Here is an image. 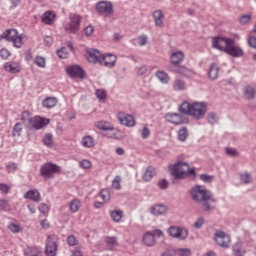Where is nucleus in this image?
<instances>
[{
  "label": "nucleus",
  "mask_w": 256,
  "mask_h": 256,
  "mask_svg": "<svg viewBox=\"0 0 256 256\" xmlns=\"http://www.w3.org/2000/svg\"><path fill=\"white\" fill-rule=\"evenodd\" d=\"M190 197L192 201L202 205L203 211H214L215 205H212V203H217V198H215L213 192L207 190L205 186L196 185L192 187V189L190 190Z\"/></svg>",
  "instance_id": "1"
},
{
  "label": "nucleus",
  "mask_w": 256,
  "mask_h": 256,
  "mask_svg": "<svg viewBox=\"0 0 256 256\" xmlns=\"http://www.w3.org/2000/svg\"><path fill=\"white\" fill-rule=\"evenodd\" d=\"M212 47L218 51H223L230 55V57L239 58L243 57V49L237 44H235V39L227 38L222 36L212 37Z\"/></svg>",
  "instance_id": "2"
},
{
  "label": "nucleus",
  "mask_w": 256,
  "mask_h": 256,
  "mask_svg": "<svg viewBox=\"0 0 256 256\" xmlns=\"http://www.w3.org/2000/svg\"><path fill=\"white\" fill-rule=\"evenodd\" d=\"M5 39V41H8V43H12L13 47L16 49H21L25 43V39H27V36L25 34H19L17 29H6L1 35H0V41Z\"/></svg>",
  "instance_id": "3"
},
{
  "label": "nucleus",
  "mask_w": 256,
  "mask_h": 256,
  "mask_svg": "<svg viewBox=\"0 0 256 256\" xmlns=\"http://www.w3.org/2000/svg\"><path fill=\"white\" fill-rule=\"evenodd\" d=\"M31 113L29 111H24L21 115V121L25 123L28 121V129L30 131H39V129H43V127H47L49 125L50 120L47 118H43L40 116H35L34 118L29 117Z\"/></svg>",
  "instance_id": "4"
},
{
  "label": "nucleus",
  "mask_w": 256,
  "mask_h": 256,
  "mask_svg": "<svg viewBox=\"0 0 256 256\" xmlns=\"http://www.w3.org/2000/svg\"><path fill=\"white\" fill-rule=\"evenodd\" d=\"M170 173L174 179H186L189 164L187 162H176L169 167Z\"/></svg>",
  "instance_id": "5"
},
{
  "label": "nucleus",
  "mask_w": 256,
  "mask_h": 256,
  "mask_svg": "<svg viewBox=\"0 0 256 256\" xmlns=\"http://www.w3.org/2000/svg\"><path fill=\"white\" fill-rule=\"evenodd\" d=\"M39 173L43 179H53L57 173H61V167L57 164L46 162L41 166Z\"/></svg>",
  "instance_id": "6"
},
{
  "label": "nucleus",
  "mask_w": 256,
  "mask_h": 256,
  "mask_svg": "<svg viewBox=\"0 0 256 256\" xmlns=\"http://www.w3.org/2000/svg\"><path fill=\"white\" fill-rule=\"evenodd\" d=\"M69 19L70 21L65 25L64 31L75 34L81 29L82 17L79 14H70Z\"/></svg>",
  "instance_id": "7"
},
{
  "label": "nucleus",
  "mask_w": 256,
  "mask_h": 256,
  "mask_svg": "<svg viewBox=\"0 0 256 256\" xmlns=\"http://www.w3.org/2000/svg\"><path fill=\"white\" fill-rule=\"evenodd\" d=\"M59 247V238L52 234L47 236L45 254L46 256H56Z\"/></svg>",
  "instance_id": "8"
},
{
  "label": "nucleus",
  "mask_w": 256,
  "mask_h": 256,
  "mask_svg": "<svg viewBox=\"0 0 256 256\" xmlns=\"http://www.w3.org/2000/svg\"><path fill=\"white\" fill-rule=\"evenodd\" d=\"M207 113V104L203 102H194L191 104L190 117L194 119H203Z\"/></svg>",
  "instance_id": "9"
},
{
  "label": "nucleus",
  "mask_w": 256,
  "mask_h": 256,
  "mask_svg": "<svg viewBox=\"0 0 256 256\" xmlns=\"http://www.w3.org/2000/svg\"><path fill=\"white\" fill-rule=\"evenodd\" d=\"M168 234L173 239H179L180 241H185L189 237V231L183 227L170 226L168 229Z\"/></svg>",
  "instance_id": "10"
},
{
  "label": "nucleus",
  "mask_w": 256,
  "mask_h": 256,
  "mask_svg": "<svg viewBox=\"0 0 256 256\" xmlns=\"http://www.w3.org/2000/svg\"><path fill=\"white\" fill-rule=\"evenodd\" d=\"M66 74L70 79H85V70L79 65H71L66 67Z\"/></svg>",
  "instance_id": "11"
},
{
  "label": "nucleus",
  "mask_w": 256,
  "mask_h": 256,
  "mask_svg": "<svg viewBox=\"0 0 256 256\" xmlns=\"http://www.w3.org/2000/svg\"><path fill=\"white\" fill-rule=\"evenodd\" d=\"M163 231L155 230L154 232H146L143 236V243L146 247H153L156 245L157 241L155 237H162Z\"/></svg>",
  "instance_id": "12"
},
{
  "label": "nucleus",
  "mask_w": 256,
  "mask_h": 256,
  "mask_svg": "<svg viewBox=\"0 0 256 256\" xmlns=\"http://www.w3.org/2000/svg\"><path fill=\"white\" fill-rule=\"evenodd\" d=\"M215 242L219 247H223L224 249H228L229 243H231V237L227 235V233L218 230L215 232Z\"/></svg>",
  "instance_id": "13"
},
{
  "label": "nucleus",
  "mask_w": 256,
  "mask_h": 256,
  "mask_svg": "<svg viewBox=\"0 0 256 256\" xmlns=\"http://www.w3.org/2000/svg\"><path fill=\"white\" fill-rule=\"evenodd\" d=\"M117 119H118V121H120V123L122 125H124V127H135V125H136L135 117H133V115L127 114L125 112H119L117 114Z\"/></svg>",
  "instance_id": "14"
},
{
  "label": "nucleus",
  "mask_w": 256,
  "mask_h": 256,
  "mask_svg": "<svg viewBox=\"0 0 256 256\" xmlns=\"http://www.w3.org/2000/svg\"><path fill=\"white\" fill-rule=\"evenodd\" d=\"M103 57V54L96 49H91L86 52V59L88 63H92L93 65H101V59Z\"/></svg>",
  "instance_id": "15"
},
{
  "label": "nucleus",
  "mask_w": 256,
  "mask_h": 256,
  "mask_svg": "<svg viewBox=\"0 0 256 256\" xmlns=\"http://www.w3.org/2000/svg\"><path fill=\"white\" fill-rule=\"evenodd\" d=\"M117 63V56L114 54H102L100 65L102 67H107L108 69H113Z\"/></svg>",
  "instance_id": "16"
},
{
  "label": "nucleus",
  "mask_w": 256,
  "mask_h": 256,
  "mask_svg": "<svg viewBox=\"0 0 256 256\" xmlns=\"http://www.w3.org/2000/svg\"><path fill=\"white\" fill-rule=\"evenodd\" d=\"M96 11L99 13H106V15H111L113 13V4L107 1H101L96 4Z\"/></svg>",
  "instance_id": "17"
},
{
  "label": "nucleus",
  "mask_w": 256,
  "mask_h": 256,
  "mask_svg": "<svg viewBox=\"0 0 256 256\" xmlns=\"http://www.w3.org/2000/svg\"><path fill=\"white\" fill-rule=\"evenodd\" d=\"M165 119L168 123H172L173 125H183V123H185L183 115L177 113H167Z\"/></svg>",
  "instance_id": "18"
},
{
  "label": "nucleus",
  "mask_w": 256,
  "mask_h": 256,
  "mask_svg": "<svg viewBox=\"0 0 256 256\" xmlns=\"http://www.w3.org/2000/svg\"><path fill=\"white\" fill-rule=\"evenodd\" d=\"M184 59H185V54L183 53V51H176L170 55L171 64L175 65V67H177L178 65H181Z\"/></svg>",
  "instance_id": "19"
},
{
  "label": "nucleus",
  "mask_w": 256,
  "mask_h": 256,
  "mask_svg": "<svg viewBox=\"0 0 256 256\" xmlns=\"http://www.w3.org/2000/svg\"><path fill=\"white\" fill-rule=\"evenodd\" d=\"M94 127L100 131H115V126L111 122L100 120L94 123Z\"/></svg>",
  "instance_id": "20"
},
{
  "label": "nucleus",
  "mask_w": 256,
  "mask_h": 256,
  "mask_svg": "<svg viewBox=\"0 0 256 256\" xmlns=\"http://www.w3.org/2000/svg\"><path fill=\"white\" fill-rule=\"evenodd\" d=\"M4 69L8 73L15 74L21 71V65L16 61H10L4 64Z\"/></svg>",
  "instance_id": "21"
},
{
  "label": "nucleus",
  "mask_w": 256,
  "mask_h": 256,
  "mask_svg": "<svg viewBox=\"0 0 256 256\" xmlns=\"http://www.w3.org/2000/svg\"><path fill=\"white\" fill-rule=\"evenodd\" d=\"M24 199H30V201H34V203H39L41 201V193L37 191V189L28 190L24 194Z\"/></svg>",
  "instance_id": "22"
},
{
  "label": "nucleus",
  "mask_w": 256,
  "mask_h": 256,
  "mask_svg": "<svg viewBox=\"0 0 256 256\" xmlns=\"http://www.w3.org/2000/svg\"><path fill=\"white\" fill-rule=\"evenodd\" d=\"M232 253L234 256H245L247 250L243 247V242L238 241L232 246Z\"/></svg>",
  "instance_id": "23"
},
{
  "label": "nucleus",
  "mask_w": 256,
  "mask_h": 256,
  "mask_svg": "<svg viewBox=\"0 0 256 256\" xmlns=\"http://www.w3.org/2000/svg\"><path fill=\"white\" fill-rule=\"evenodd\" d=\"M154 23L156 27H163V19H165V14L161 9H157L152 13Z\"/></svg>",
  "instance_id": "24"
},
{
  "label": "nucleus",
  "mask_w": 256,
  "mask_h": 256,
  "mask_svg": "<svg viewBox=\"0 0 256 256\" xmlns=\"http://www.w3.org/2000/svg\"><path fill=\"white\" fill-rule=\"evenodd\" d=\"M55 19H57V14L53 11H46L42 15V21L45 25H53L55 23Z\"/></svg>",
  "instance_id": "25"
},
{
  "label": "nucleus",
  "mask_w": 256,
  "mask_h": 256,
  "mask_svg": "<svg viewBox=\"0 0 256 256\" xmlns=\"http://www.w3.org/2000/svg\"><path fill=\"white\" fill-rule=\"evenodd\" d=\"M173 71L174 73L182 75V77H191V75H193V70L185 67L184 65L174 66Z\"/></svg>",
  "instance_id": "26"
},
{
  "label": "nucleus",
  "mask_w": 256,
  "mask_h": 256,
  "mask_svg": "<svg viewBox=\"0 0 256 256\" xmlns=\"http://www.w3.org/2000/svg\"><path fill=\"white\" fill-rule=\"evenodd\" d=\"M105 243L109 251H115V248L119 245V240L116 236H106Z\"/></svg>",
  "instance_id": "27"
},
{
  "label": "nucleus",
  "mask_w": 256,
  "mask_h": 256,
  "mask_svg": "<svg viewBox=\"0 0 256 256\" xmlns=\"http://www.w3.org/2000/svg\"><path fill=\"white\" fill-rule=\"evenodd\" d=\"M81 145L85 149H91L95 147V138H93L91 135H86L82 137Z\"/></svg>",
  "instance_id": "28"
},
{
  "label": "nucleus",
  "mask_w": 256,
  "mask_h": 256,
  "mask_svg": "<svg viewBox=\"0 0 256 256\" xmlns=\"http://www.w3.org/2000/svg\"><path fill=\"white\" fill-rule=\"evenodd\" d=\"M166 212H167V206L163 204H158L151 208L152 215L159 216V215H163Z\"/></svg>",
  "instance_id": "29"
},
{
  "label": "nucleus",
  "mask_w": 256,
  "mask_h": 256,
  "mask_svg": "<svg viewBox=\"0 0 256 256\" xmlns=\"http://www.w3.org/2000/svg\"><path fill=\"white\" fill-rule=\"evenodd\" d=\"M208 76L210 79H217L219 77V66L216 63L210 65Z\"/></svg>",
  "instance_id": "30"
},
{
  "label": "nucleus",
  "mask_w": 256,
  "mask_h": 256,
  "mask_svg": "<svg viewBox=\"0 0 256 256\" xmlns=\"http://www.w3.org/2000/svg\"><path fill=\"white\" fill-rule=\"evenodd\" d=\"M43 107H46V109H52V107H55L57 105V98L55 97H47L42 102Z\"/></svg>",
  "instance_id": "31"
},
{
  "label": "nucleus",
  "mask_w": 256,
  "mask_h": 256,
  "mask_svg": "<svg viewBox=\"0 0 256 256\" xmlns=\"http://www.w3.org/2000/svg\"><path fill=\"white\" fill-rule=\"evenodd\" d=\"M155 175V168H153L152 166H149L146 171L144 172L142 179L143 181H151V179H153Z\"/></svg>",
  "instance_id": "32"
},
{
  "label": "nucleus",
  "mask_w": 256,
  "mask_h": 256,
  "mask_svg": "<svg viewBox=\"0 0 256 256\" xmlns=\"http://www.w3.org/2000/svg\"><path fill=\"white\" fill-rule=\"evenodd\" d=\"M180 113H183L184 115H190L191 114V104L187 101L182 102L179 106Z\"/></svg>",
  "instance_id": "33"
},
{
  "label": "nucleus",
  "mask_w": 256,
  "mask_h": 256,
  "mask_svg": "<svg viewBox=\"0 0 256 256\" xmlns=\"http://www.w3.org/2000/svg\"><path fill=\"white\" fill-rule=\"evenodd\" d=\"M80 208H81V201H79V199H73L69 203V209L71 213H77V211H79Z\"/></svg>",
  "instance_id": "34"
},
{
  "label": "nucleus",
  "mask_w": 256,
  "mask_h": 256,
  "mask_svg": "<svg viewBox=\"0 0 256 256\" xmlns=\"http://www.w3.org/2000/svg\"><path fill=\"white\" fill-rule=\"evenodd\" d=\"M156 77L161 81V83L167 84L169 83V74H167L165 71H157Z\"/></svg>",
  "instance_id": "35"
},
{
  "label": "nucleus",
  "mask_w": 256,
  "mask_h": 256,
  "mask_svg": "<svg viewBox=\"0 0 256 256\" xmlns=\"http://www.w3.org/2000/svg\"><path fill=\"white\" fill-rule=\"evenodd\" d=\"M21 133H23V125L17 122L13 127L12 137H21Z\"/></svg>",
  "instance_id": "36"
},
{
  "label": "nucleus",
  "mask_w": 256,
  "mask_h": 256,
  "mask_svg": "<svg viewBox=\"0 0 256 256\" xmlns=\"http://www.w3.org/2000/svg\"><path fill=\"white\" fill-rule=\"evenodd\" d=\"M244 96L246 97V99H253V97H255V88L247 85L244 88Z\"/></svg>",
  "instance_id": "37"
},
{
  "label": "nucleus",
  "mask_w": 256,
  "mask_h": 256,
  "mask_svg": "<svg viewBox=\"0 0 256 256\" xmlns=\"http://www.w3.org/2000/svg\"><path fill=\"white\" fill-rule=\"evenodd\" d=\"M187 137H189V131L187 130V127H182L178 131V139L179 141H187Z\"/></svg>",
  "instance_id": "38"
},
{
  "label": "nucleus",
  "mask_w": 256,
  "mask_h": 256,
  "mask_svg": "<svg viewBox=\"0 0 256 256\" xmlns=\"http://www.w3.org/2000/svg\"><path fill=\"white\" fill-rule=\"evenodd\" d=\"M174 91H185V81L176 79L173 85Z\"/></svg>",
  "instance_id": "39"
},
{
  "label": "nucleus",
  "mask_w": 256,
  "mask_h": 256,
  "mask_svg": "<svg viewBox=\"0 0 256 256\" xmlns=\"http://www.w3.org/2000/svg\"><path fill=\"white\" fill-rule=\"evenodd\" d=\"M110 216L113 219V221H115L116 223H119V221H121V219H123V211L113 210L110 213Z\"/></svg>",
  "instance_id": "40"
},
{
  "label": "nucleus",
  "mask_w": 256,
  "mask_h": 256,
  "mask_svg": "<svg viewBox=\"0 0 256 256\" xmlns=\"http://www.w3.org/2000/svg\"><path fill=\"white\" fill-rule=\"evenodd\" d=\"M34 63L41 69H45V67H47V61L45 60V57L42 56H36Z\"/></svg>",
  "instance_id": "41"
},
{
  "label": "nucleus",
  "mask_w": 256,
  "mask_h": 256,
  "mask_svg": "<svg viewBox=\"0 0 256 256\" xmlns=\"http://www.w3.org/2000/svg\"><path fill=\"white\" fill-rule=\"evenodd\" d=\"M95 95L99 101H107V91L104 89H97Z\"/></svg>",
  "instance_id": "42"
},
{
  "label": "nucleus",
  "mask_w": 256,
  "mask_h": 256,
  "mask_svg": "<svg viewBox=\"0 0 256 256\" xmlns=\"http://www.w3.org/2000/svg\"><path fill=\"white\" fill-rule=\"evenodd\" d=\"M207 119L210 125H215L216 123L219 122V116H217V113L215 112L208 113Z\"/></svg>",
  "instance_id": "43"
},
{
  "label": "nucleus",
  "mask_w": 256,
  "mask_h": 256,
  "mask_svg": "<svg viewBox=\"0 0 256 256\" xmlns=\"http://www.w3.org/2000/svg\"><path fill=\"white\" fill-rule=\"evenodd\" d=\"M43 143L46 147H53V134H46L43 138Z\"/></svg>",
  "instance_id": "44"
},
{
  "label": "nucleus",
  "mask_w": 256,
  "mask_h": 256,
  "mask_svg": "<svg viewBox=\"0 0 256 256\" xmlns=\"http://www.w3.org/2000/svg\"><path fill=\"white\" fill-rule=\"evenodd\" d=\"M112 187L113 189H116V191H121V176H116L114 178L112 181Z\"/></svg>",
  "instance_id": "45"
},
{
  "label": "nucleus",
  "mask_w": 256,
  "mask_h": 256,
  "mask_svg": "<svg viewBox=\"0 0 256 256\" xmlns=\"http://www.w3.org/2000/svg\"><path fill=\"white\" fill-rule=\"evenodd\" d=\"M178 256H191V250L189 248H180L175 251Z\"/></svg>",
  "instance_id": "46"
},
{
  "label": "nucleus",
  "mask_w": 256,
  "mask_h": 256,
  "mask_svg": "<svg viewBox=\"0 0 256 256\" xmlns=\"http://www.w3.org/2000/svg\"><path fill=\"white\" fill-rule=\"evenodd\" d=\"M17 163L15 162H8L6 163V171L7 173H15L17 171Z\"/></svg>",
  "instance_id": "47"
},
{
  "label": "nucleus",
  "mask_w": 256,
  "mask_h": 256,
  "mask_svg": "<svg viewBox=\"0 0 256 256\" xmlns=\"http://www.w3.org/2000/svg\"><path fill=\"white\" fill-rule=\"evenodd\" d=\"M240 181H242L244 185H249V183H251V174L249 173L240 174Z\"/></svg>",
  "instance_id": "48"
},
{
  "label": "nucleus",
  "mask_w": 256,
  "mask_h": 256,
  "mask_svg": "<svg viewBox=\"0 0 256 256\" xmlns=\"http://www.w3.org/2000/svg\"><path fill=\"white\" fill-rule=\"evenodd\" d=\"M8 229L11 231V233H19L21 232V226L17 223L11 222L8 225Z\"/></svg>",
  "instance_id": "49"
},
{
  "label": "nucleus",
  "mask_w": 256,
  "mask_h": 256,
  "mask_svg": "<svg viewBox=\"0 0 256 256\" xmlns=\"http://www.w3.org/2000/svg\"><path fill=\"white\" fill-rule=\"evenodd\" d=\"M147 35H140L137 37L136 41H137V45H139L140 47H143L144 45H147Z\"/></svg>",
  "instance_id": "50"
},
{
  "label": "nucleus",
  "mask_w": 256,
  "mask_h": 256,
  "mask_svg": "<svg viewBox=\"0 0 256 256\" xmlns=\"http://www.w3.org/2000/svg\"><path fill=\"white\" fill-rule=\"evenodd\" d=\"M213 179H214L213 175H209V174L200 175V181H203L204 183H212Z\"/></svg>",
  "instance_id": "51"
},
{
  "label": "nucleus",
  "mask_w": 256,
  "mask_h": 256,
  "mask_svg": "<svg viewBox=\"0 0 256 256\" xmlns=\"http://www.w3.org/2000/svg\"><path fill=\"white\" fill-rule=\"evenodd\" d=\"M99 197H100V199H102V201H104V203L111 199V196L109 195V191H107V190H102L99 193Z\"/></svg>",
  "instance_id": "52"
},
{
  "label": "nucleus",
  "mask_w": 256,
  "mask_h": 256,
  "mask_svg": "<svg viewBox=\"0 0 256 256\" xmlns=\"http://www.w3.org/2000/svg\"><path fill=\"white\" fill-rule=\"evenodd\" d=\"M205 224V219L203 217H199L193 224L194 229H201Z\"/></svg>",
  "instance_id": "53"
},
{
  "label": "nucleus",
  "mask_w": 256,
  "mask_h": 256,
  "mask_svg": "<svg viewBox=\"0 0 256 256\" xmlns=\"http://www.w3.org/2000/svg\"><path fill=\"white\" fill-rule=\"evenodd\" d=\"M250 21H251V15L249 14L242 15L239 19L240 25H247V23H249Z\"/></svg>",
  "instance_id": "54"
},
{
  "label": "nucleus",
  "mask_w": 256,
  "mask_h": 256,
  "mask_svg": "<svg viewBox=\"0 0 256 256\" xmlns=\"http://www.w3.org/2000/svg\"><path fill=\"white\" fill-rule=\"evenodd\" d=\"M38 211H40L43 215H47V213H49V206L45 203H41L38 207Z\"/></svg>",
  "instance_id": "55"
},
{
  "label": "nucleus",
  "mask_w": 256,
  "mask_h": 256,
  "mask_svg": "<svg viewBox=\"0 0 256 256\" xmlns=\"http://www.w3.org/2000/svg\"><path fill=\"white\" fill-rule=\"evenodd\" d=\"M151 135V131L147 126H144L141 131V137L142 139H149V136Z\"/></svg>",
  "instance_id": "56"
},
{
  "label": "nucleus",
  "mask_w": 256,
  "mask_h": 256,
  "mask_svg": "<svg viewBox=\"0 0 256 256\" xmlns=\"http://www.w3.org/2000/svg\"><path fill=\"white\" fill-rule=\"evenodd\" d=\"M10 56H11V53L6 48H2L0 50V57L2 59L7 60V59H9Z\"/></svg>",
  "instance_id": "57"
},
{
  "label": "nucleus",
  "mask_w": 256,
  "mask_h": 256,
  "mask_svg": "<svg viewBox=\"0 0 256 256\" xmlns=\"http://www.w3.org/2000/svg\"><path fill=\"white\" fill-rule=\"evenodd\" d=\"M67 243L70 247H75V245H77V238L73 235L68 236Z\"/></svg>",
  "instance_id": "58"
},
{
  "label": "nucleus",
  "mask_w": 256,
  "mask_h": 256,
  "mask_svg": "<svg viewBox=\"0 0 256 256\" xmlns=\"http://www.w3.org/2000/svg\"><path fill=\"white\" fill-rule=\"evenodd\" d=\"M157 185L160 189L165 190L169 187V182L166 179H162L158 181Z\"/></svg>",
  "instance_id": "59"
},
{
  "label": "nucleus",
  "mask_w": 256,
  "mask_h": 256,
  "mask_svg": "<svg viewBox=\"0 0 256 256\" xmlns=\"http://www.w3.org/2000/svg\"><path fill=\"white\" fill-rule=\"evenodd\" d=\"M80 167L82 169H91V161L84 159L80 162Z\"/></svg>",
  "instance_id": "60"
},
{
  "label": "nucleus",
  "mask_w": 256,
  "mask_h": 256,
  "mask_svg": "<svg viewBox=\"0 0 256 256\" xmlns=\"http://www.w3.org/2000/svg\"><path fill=\"white\" fill-rule=\"evenodd\" d=\"M93 31H95V29L93 28L92 25H89L87 26L85 29H84V35L86 37H91V35H93Z\"/></svg>",
  "instance_id": "61"
},
{
  "label": "nucleus",
  "mask_w": 256,
  "mask_h": 256,
  "mask_svg": "<svg viewBox=\"0 0 256 256\" xmlns=\"http://www.w3.org/2000/svg\"><path fill=\"white\" fill-rule=\"evenodd\" d=\"M57 55L60 59H67V50L65 48H61L57 51Z\"/></svg>",
  "instance_id": "62"
},
{
  "label": "nucleus",
  "mask_w": 256,
  "mask_h": 256,
  "mask_svg": "<svg viewBox=\"0 0 256 256\" xmlns=\"http://www.w3.org/2000/svg\"><path fill=\"white\" fill-rule=\"evenodd\" d=\"M248 45L252 47L253 49H256V37L250 36L248 39Z\"/></svg>",
  "instance_id": "63"
},
{
  "label": "nucleus",
  "mask_w": 256,
  "mask_h": 256,
  "mask_svg": "<svg viewBox=\"0 0 256 256\" xmlns=\"http://www.w3.org/2000/svg\"><path fill=\"white\" fill-rule=\"evenodd\" d=\"M0 191L2 193H9V186L5 183L0 184Z\"/></svg>",
  "instance_id": "64"
}]
</instances>
